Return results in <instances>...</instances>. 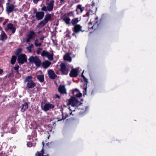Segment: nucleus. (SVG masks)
Returning a JSON list of instances; mask_svg holds the SVG:
<instances>
[{"mask_svg": "<svg viewBox=\"0 0 156 156\" xmlns=\"http://www.w3.org/2000/svg\"><path fill=\"white\" fill-rule=\"evenodd\" d=\"M28 60L30 62L34 63L37 67H39L41 65V61L37 56H31L28 58Z\"/></svg>", "mask_w": 156, "mask_h": 156, "instance_id": "1", "label": "nucleus"}, {"mask_svg": "<svg viewBox=\"0 0 156 156\" xmlns=\"http://www.w3.org/2000/svg\"><path fill=\"white\" fill-rule=\"evenodd\" d=\"M54 1L53 0L50 1L48 4L47 6H44L41 8V10L43 11L49 12L52 11L53 8Z\"/></svg>", "mask_w": 156, "mask_h": 156, "instance_id": "2", "label": "nucleus"}, {"mask_svg": "<svg viewBox=\"0 0 156 156\" xmlns=\"http://www.w3.org/2000/svg\"><path fill=\"white\" fill-rule=\"evenodd\" d=\"M35 32L31 30L27 35L25 37V40L26 43H28L31 40H34L35 39Z\"/></svg>", "mask_w": 156, "mask_h": 156, "instance_id": "3", "label": "nucleus"}, {"mask_svg": "<svg viewBox=\"0 0 156 156\" xmlns=\"http://www.w3.org/2000/svg\"><path fill=\"white\" fill-rule=\"evenodd\" d=\"M27 60V56L24 54L19 55L17 59L18 62L20 64H23L24 62H26Z\"/></svg>", "mask_w": 156, "mask_h": 156, "instance_id": "4", "label": "nucleus"}, {"mask_svg": "<svg viewBox=\"0 0 156 156\" xmlns=\"http://www.w3.org/2000/svg\"><path fill=\"white\" fill-rule=\"evenodd\" d=\"M53 55L54 54L52 52L50 53L44 50L41 53V55L42 56H46L49 60L51 61H52L53 59Z\"/></svg>", "mask_w": 156, "mask_h": 156, "instance_id": "5", "label": "nucleus"}, {"mask_svg": "<svg viewBox=\"0 0 156 156\" xmlns=\"http://www.w3.org/2000/svg\"><path fill=\"white\" fill-rule=\"evenodd\" d=\"M79 103V101L74 97H71L69 100V104L72 107L76 106Z\"/></svg>", "mask_w": 156, "mask_h": 156, "instance_id": "6", "label": "nucleus"}, {"mask_svg": "<svg viewBox=\"0 0 156 156\" xmlns=\"http://www.w3.org/2000/svg\"><path fill=\"white\" fill-rule=\"evenodd\" d=\"M61 66L60 70L63 74L67 75L69 71L68 68L66 67L65 64L63 63H62L60 64Z\"/></svg>", "mask_w": 156, "mask_h": 156, "instance_id": "7", "label": "nucleus"}, {"mask_svg": "<svg viewBox=\"0 0 156 156\" xmlns=\"http://www.w3.org/2000/svg\"><path fill=\"white\" fill-rule=\"evenodd\" d=\"M42 110L46 112L50 110L51 109L53 108L54 107V105L50 103H47L43 106H41Z\"/></svg>", "mask_w": 156, "mask_h": 156, "instance_id": "8", "label": "nucleus"}, {"mask_svg": "<svg viewBox=\"0 0 156 156\" xmlns=\"http://www.w3.org/2000/svg\"><path fill=\"white\" fill-rule=\"evenodd\" d=\"M35 17L38 20H40L43 19L44 16V13L43 12H35Z\"/></svg>", "mask_w": 156, "mask_h": 156, "instance_id": "9", "label": "nucleus"}, {"mask_svg": "<svg viewBox=\"0 0 156 156\" xmlns=\"http://www.w3.org/2000/svg\"><path fill=\"white\" fill-rule=\"evenodd\" d=\"M82 27L79 24H76L75 25L73 28V31L76 33L79 32L80 31L82 32L84 31V30H82Z\"/></svg>", "mask_w": 156, "mask_h": 156, "instance_id": "10", "label": "nucleus"}, {"mask_svg": "<svg viewBox=\"0 0 156 156\" xmlns=\"http://www.w3.org/2000/svg\"><path fill=\"white\" fill-rule=\"evenodd\" d=\"M14 8V6L12 4H9V2L6 4V9L8 13L11 12L13 10Z\"/></svg>", "mask_w": 156, "mask_h": 156, "instance_id": "11", "label": "nucleus"}, {"mask_svg": "<svg viewBox=\"0 0 156 156\" xmlns=\"http://www.w3.org/2000/svg\"><path fill=\"white\" fill-rule=\"evenodd\" d=\"M66 90L65 86L63 85H60L58 87V91L61 94H66Z\"/></svg>", "mask_w": 156, "mask_h": 156, "instance_id": "12", "label": "nucleus"}, {"mask_svg": "<svg viewBox=\"0 0 156 156\" xmlns=\"http://www.w3.org/2000/svg\"><path fill=\"white\" fill-rule=\"evenodd\" d=\"M7 27L9 30L11 31L12 34H14L16 30V28L11 23L8 24Z\"/></svg>", "mask_w": 156, "mask_h": 156, "instance_id": "13", "label": "nucleus"}, {"mask_svg": "<svg viewBox=\"0 0 156 156\" xmlns=\"http://www.w3.org/2000/svg\"><path fill=\"white\" fill-rule=\"evenodd\" d=\"M78 70L77 69H73L71 70L70 73L69 75L72 77H76L77 75Z\"/></svg>", "mask_w": 156, "mask_h": 156, "instance_id": "14", "label": "nucleus"}, {"mask_svg": "<svg viewBox=\"0 0 156 156\" xmlns=\"http://www.w3.org/2000/svg\"><path fill=\"white\" fill-rule=\"evenodd\" d=\"M73 94L74 96L78 98H80L82 96V94L79 92V90L77 89H75L73 92Z\"/></svg>", "mask_w": 156, "mask_h": 156, "instance_id": "15", "label": "nucleus"}, {"mask_svg": "<svg viewBox=\"0 0 156 156\" xmlns=\"http://www.w3.org/2000/svg\"><path fill=\"white\" fill-rule=\"evenodd\" d=\"M48 73L50 77L52 79H54L55 77L54 71L52 70H50L48 71Z\"/></svg>", "mask_w": 156, "mask_h": 156, "instance_id": "16", "label": "nucleus"}, {"mask_svg": "<svg viewBox=\"0 0 156 156\" xmlns=\"http://www.w3.org/2000/svg\"><path fill=\"white\" fill-rule=\"evenodd\" d=\"M51 64V62L48 61L46 60L42 63V66L43 68H46L48 67Z\"/></svg>", "mask_w": 156, "mask_h": 156, "instance_id": "17", "label": "nucleus"}, {"mask_svg": "<svg viewBox=\"0 0 156 156\" xmlns=\"http://www.w3.org/2000/svg\"><path fill=\"white\" fill-rule=\"evenodd\" d=\"M64 59L65 60L70 62H71L72 60L71 57L68 53L66 54L64 56Z\"/></svg>", "mask_w": 156, "mask_h": 156, "instance_id": "18", "label": "nucleus"}, {"mask_svg": "<svg viewBox=\"0 0 156 156\" xmlns=\"http://www.w3.org/2000/svg\"><path fill=\"white\" fill-rule=\"evenodd\" d=\"M47 23L43 20L40 21L37 25L36 27L37 28L41 27L45 25Z\"/></svg>", "mask_w": 156, "mask_h": 156, "instance_id": "19", "label": "nucleus"}, {"mask_svg": "<svg viewBox=\"0 0 156 156\" xmlns=\"http://www.w3.org/2000/svg\"><path fill=\"white\" fill-rule=\"evenodd\" d=\"M51 15L50 14H48L45 15L44 20L47 23L48 21L51 20Z\"/></svg>", "mask_w": 156, "mask_h": 156, "instance_id": "20", "label": "nucleus"}, {"mask_svg": "<svg viewBox=\"0 0 156 156\" xmlns=\"http://www.w3.org/2000/svg\"><path fill=\"white\" fill-rule=\"evenodd\" d=\"M63 20L65 22L66 24L69 25L70 24V19L68 17H65L62 18Z\"/></svg>", "mask_w": 156, "mask_h": 156, "instance_id": "21", "label": "nucleus"}, {"mask_svg": "<svg viewBox=\"0 0 156 156\" xmlns=\"http://www.w3.org/2000/svg\"><path fill=\"white\" fill-rule=\"evenodd\" d=\"M35 86V83L32 81H29L27 84V86L29 88H33Z\"/></svg>", "mask_w": 156, "mask_h": 156, "instance_id": "22", "label": "nucleus"}, {"mask_svg": "<svg viewBox=\"0 0 156 156\" xmlns=\"http://www.w3.org/2000/svg\"><path fill=\"white\" fill-rule=\"evenodd\" d=\"M28 108V104L26 103L22 105V108L21 109V111L22 112H24L26 109Z\"/></svg>", "mask_w": 156, "mask_h": 156, "instance_id": "23", "label": "nucleus"}, {"mask_svg": "<svg viewBox=\"0 0 156 156\" xmlns=\"http://www.w3.org/2000/svg\"><path fill=\"white\" fill-rule=\"evenodd\" d=\"M7 38L6 35L5 33L2 32L1 34V37H0V40L3 41L6 39Z\"/></svg>", "mask_w": 156, "mask_h": 156, "instance_id": "24", "label": "nucleus"}, {"mask_svg": "<svg viewBox=\"0 0 156 156\" xmlns=\"http://www.w3.org/2000/svg\"><path fill=\"white\" fill-rule=\"evenodd\" d=\"M37 78L38 80L41 82H42L44 80V76L43 75H38L37 76Z\"/></svg>", "mask_w": 156, "mask_h": 156, "instance_id": "25", "label": "nucleus"}, {"mask_svg": "<svg viewBox=\"0 0 156 156\" xmlns=\"http://www.w3.org/2000/svg\"><path fill=\"white\" fill-rule=\"evenodd\" d=\"M83 9L82 8L81 5H78L77 7L76 11L78 12H82L83 11Z\"/></svg>", "mask_w": 156, "mask_h": 156, "instance_id": "26", "label": "nucleus"}, {"mask_svg": "<svg viewBox=\"0 0 156 156\" xmlns=\"http://www.w3.org/2000/svg\"><path fill=\"white\" fill-rule=\"evenodd\" d=\"M79 21L78 18H75L72 20L71 23L73 25H74L77 24Z\"/></svg>", "mask_w": 156, "mask_h": 156, "instance_id": "27", "label": "nucleus"}, {"mask_svg": "<svg viewBox=\"0 0 156 156\" xmlns=\"http://www.w3.org/2000/svg\"><path fill=\"white\" fill-rule=\"evenodd\" d=\"M33 44H31L26 48L28 51L29 52H31V48L33 47Z\"/></svg>", "mask_w": 156, "mask_h": 156, "instance_id": "28", "label": "nucleus"}, {"mask_svg": "<svg viewBox=\"0 0 156 156\" xmlns=\"http://www.w3.org/2000/svg\"><path fill=\"white\" fill-rule=\"evenodd\" d=\"M35 45L37 46H40L41 45V42L39 43V41L38 39H36L34 41Z\"/></svg>", "mask_w": 156, "mask_h": 156, "instance_id": "29", "label": "nucleus"}, {"mask_svg": "<svg viewBox=\"0 0 156 156\" xmlns=\"http://www.w3.org/2000/svg\"><path fill=\"white\" fill-rule=\"evenodd\" d=\"M16 59V57L15 56H12L11 60V62L12 64H13L15 63Z\"/></svg>", "mask_w": 156, "mask_h": 156, "instance_id": "30", "label": "nucleus"}, {"mask_svg": "<svg viewBox=\"0 0 156 156\" xmlns=\"http://www.w3.org/2000/svg\"><path fill=\"white\" fill-rule=\"evenodd\" d=\"M32 77L30 76H28L26 77L25 80V82H27L31 81V80L32 79Z\"/></svg>", "mask_w": 156, "mask_h": 156, "instance_id": "31", "label": "nucleus"}, {"mask_svg": "<svg viewBox=\"0 0 156 156\" xmlns=\"http://www.w3.org/2000/svg\"><path fill=\"white\" fill-rule=\"evenodd\" d=\"M43 149H42L41 151V153H40L39 152H37V153L36 154V155H37V156H48V155L43 156Z\"/></svg>", "mask_w": 156, "mask_h": 156, "instance_id": "32", "label": "nucleus"}, {"mask_svg": "<svg viewBox=\"0 0 156 156\" xmlns=\"http://www.w3.org/2000/svg\"><path fill=\"white\" fill-rule=\"evenodd\" d=\"M42 50V48H38L36 51V52L38 54H39Z\"/></svg>", "mask_w": 156, "mask_h": 156, "instance_id": "33", "label": "nucleus"}, {"mask_svg": "<svg viewBox=\"0 0 156 156\" xmlns=\"http://www.w3.org/2000/svg\"><path fill=\"white\" fill-rule=\"evenodd\" d=\"M22 50L21 49L19 48L16 51V54L17 55H18L21 52Z\"/></svg>", "mask_w": 156, "mask_h": 156, "instance_id": "34", "label": "nucleus"}, {"mask_svg": "<svg viewBox=\"0 0 156 156\" xmlns=\"http://www.w3.org/2000/svg\"><path fill=\"white\" fill-rule=\"evenodd\" d=\"M27 146L28 147H30L32 146V144L31 143L29 142L27 143Z\"/></svg>", "mask_w": 156, "mask_h": 156, "instance_id": "35", "label": "nucleus"}, {"mask_svg": "<svg viewBox=\"0 0 156 156\" xmlns=\"http://www.w3.org/2000/svg\"><path fill=\"white\" fill-rule=\"evenodd\" d=\"M19 68V66H16L14 67V69L15 70H17Z\"/></svg>", "mask_w": 156, "mask_h": 156, "instance_id": "36", "label": "nucleus"}, {"mask_svg": "<svg viewBox=\"0 0 156 156\" xmlns=\"http://www.w3.org/2000/svg\"><path fill=\"white\" fill-rule=\"evenodd\" d=\"M44 36L42 35L40 37V39L42 41L44 40Z\"/></svg>", "mask_w": 156, "mask_h": 156, "instance_id": "37", "label": "nucleus"}, {"mask_svg": "<svg viewBox=\"0 0 156 156\" xmlns=\"http://www.w3.org/2000/svg\"><path fill=\"white\" fill-rule=\"evenodd\" d=\"M55 98H58L59 99L60 98V96L58 94H55Z\"/></svg>", "mask_w": 156, "mask_h": 156, "instance_id": "38", "label": "nucleus"}, {"mask_svg": "<svg viewBox=\"0 0 156 156\" xmlns=\"http://www.w3.org/2000/svg\"><path fill=\"white\" fill-rule=\"evenodd\" d=\"M40 0H34V2L35 3H37V2Z\"/></svg>", "mask_w": 156, "mask_h": 156, "instance_id": "39", "label": "nucleus"}, {"mask_svg": "<svg viewBox=\"0 0 156 156\" xmlns=\"http://www.w3.org/2000/svg\"><path fill=\"white\" fill-rule=\"evenodd\" d=\"M3 72V70L2 69H0V74H2Z\"/></svg>", "mask_w": 156, "mask_h": 156, "instance_id": "40", "label": "nucleus"}, {"mask_svg": "<svg viewBox=\"0 0 156 156\" xmlns=\"http://www.w3.org/2000/svg\"><path fill=\"white\" fill-rule=\"evenodd\" d=\"M84 70H83L82 72V76L83 77V78L84 79H85V77H84V76H83V72H84Z\"/></svg>", "mask_w": 156, "mask_h": 156, "instance_id": "41", "label": "nucleus"}, {"mask_svg": "<svg viewBox=\"0 0 156 156\" xmlns=\"http://www.w3.org/2000/svg\"><path fill=\"white\" fill-rule=\"evenodd\" d=\"M41 32H42V31L41 30H39V31H38V34H40L41 33Z\"/></svg>", "mask_w": 156, "mask_h": 156, "instance_id": "42", "label": "nucleus"}, {"mask_svg": "<svg viewBox=\"0 0 156 156\" xmlns=\"http://www.w3.org/2000/svg\"><path fill=\"white\" fill-rule=\"evenodd\" d=\"M84 90L85 91H86V90H87V88L86 87L84 88Z\"/></svg>", "mask_w": 156, "mask_h": 156, "instance_id": "43", "label": "nucleus"}, {"mask_svg": "<svg viewBox=\"0 0 156 156\" xmlns=\"http://www.w3.org/2000/svg\"><path fill=\"white\" fill-rule=\"evenodd\" d=\"M92 6H94V3H92Z\"/></svg>", "mask_w": 156, "mask_h": 156, "instance_id": "44", "label": "nucleus"}, {"mask_svg": "<svg viewBox=\"0 0 156 156\" xmlns=\"http://www.w3.org/2000/svg\"><path fill=\"white\" fill-rule=\"evenodd\" d=\"M5 23H4H4H3V25H5Z\"/></svg>", "mask_w": 156, "mask_h": 156, "instance_id": "45", "label": "nucleus"}, {"mask_svg": "<svg viewBox=\"0 0 156 156\" xmlns=\"http://www.w3.org/2000/svg\"><path fill=\"white\" fill-rule=\"evenodd\" d=\"M73 36V35H75V34H74V33H73V34H72Z\"/></svg>", "mask_w": 156, "mask_h": 156, "instance_id": "46", "label": "nucleus"}, {"mask_svg": "<svg viewBox=\"0 0 156 156\" xmlns=\"http://www.w3.org/2000/svg\"><path fill=\"white\" fill-rule=\"evenodd\" d=\"M16 73H19V72H18V71L17 70V71H16Z\"/></svg>", "mask_w": 156, "mask_h": 156, "instance_id": "47", "label": "nucleus"}, {"mask_svg": "<svg viewBox=\"0 0 156 156\" xmlns=\"http://www.w3.org/2000/svg\"><path fill=\"white\" fill-rule=\"evenodd\" d=\"M64 0H60V1L62 2Z\"/></svg>", "mask_w": 156, "mask_h": 156, "instance_id": "48", "label": "nucleus"}, {"mask_svg": "<svg viewBox=\"0 0 156 156\" xmlns=\"http://www.w3.org/2000/svg\"><path fill=\"white\" fill-rule=\"evenodd\" d=\"M43 143H44V142H42V144H43Z\"/></svg>", "mask_w": 156, "mask_h": 156, "instance_id": "49", "label": "nucleus"}, {"mask_svg": "<svg viewBox=\"0 0 156 156\" xmlns=\"http://www.w3.org/2000/svg\"><path fill=\"white\" fill-rule=\"evenodd\" d=\"M49 137H48V139H49Z\"/></svg>", "mask_w": 156, "mask_h": 156, "instance_id": "50", "label": "nucleus"}, {"mask_svg": "<svg viewBox=\"0 0 156 156\" xmlns=\"http://www.w3.org/2000/svg\"><path fill=\"white\" fill-rule=\"evenodd\" d=\"M8 1L9 2V0H8Z\"/></svg>", "mask_w": 156, "mask_h": 156, "instance_id": "51", "label": "nucleus"}]
</instances>
